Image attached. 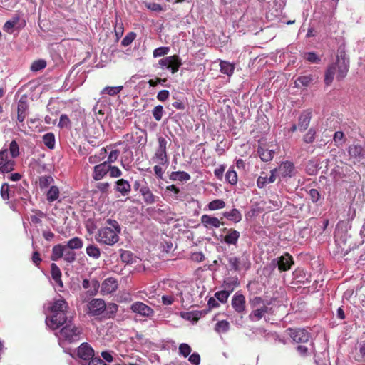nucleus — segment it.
<instances>
[{"label": "nucleus", "instance_id": "nucleus-50", "mask_svg": "<svg viewBox=\"0 0 365 365\" xmlns=\"http://www.w3.org/2000/svg\"><path fill=\"white\" fill-rule=\"evenodd\" d=\"M46 61L43 60V59H40V60L35 61L32 63V64L31 66V70L33 71H41V70L43 69L44 68H46Z\"/></svg>", "mask_w": 365, "mask_h": 365}, {"label": "nucleus", "instance_id": "nucleus-12", "mask_svg": "<svg viewBox=\"0 0 365 365\" xmlns=\"http://www.w3.org/2000/svg\"><path fill=\"white\" fill-rule=\"evenodd\" d=\"M132 312L138 313L141 316L150 317L153 314V309L141 302H135L130 307Z\"/></svg>", "mask_w": 365, "mask_h": 365}, {"label": "nucleus", "instance_id": "nucleus-11", "mask_svg": "<svg viewBox=\"0 0 365 365\" xmlns=\"http://www.w3.org/2000/svg\"><path fill=\"white\" fill-rule=\"evenodd\" d=\"M77 356L81 359L88 361L94 356V350L89 344L84 342L78 347Z\"/></svg>", "mask_w": 365, "mask_h": 365}, {"label": "nucleus", "instance_id": "nucleus-46", "mask_svg": "<svg viewBox=\"0 0 365 365\" xmlns=\"http://www.w3.org/2000/svg\"><path fill=\"white\" fill-rule=\"evenodd\" d=\"M124 31L123 24L121 21V19H118V16H115V34L118 40L120 37H122Z\"/></svg>", "mask_w": 365, "mask_h": 365}, {"label": "nucleus", "instance_id": "nucleus-58", "mask_svg": "<svg viewBox=\"0 0 365 365\" xmlns=\"http://www.w3.org/2000/svg\"><path fill=\"white\" fill-rule=\"evenodd\" d=\"M35 215H31L30 219L33 224L37 225L41 223V217L45 216L44 213L41 210L35 211Z\"/></svg>", "mask_w": 365, "mask_h": 365}, {"label": "nucleus", "instance_id": "nucleus-25", "mask_svg": "<svg viewBox=\"0 0 365 365\" xmlns=\"http://www.w3.org/2000/svg\"><path fill=\"white\" fill-rule=\"evenodd\" d=\"M115 190L123 196H126L130 192L131 187L127 180L119 179L115 182Z\"/></svg>", "mask_w": 365, "mask_h": 365}, {"label": "nucleus", "instance_id": "nucleus-33", "mask_svg": "<svg viewBox=\"0 0 365 365\" xmlns=\"http://www.w3.org/2000/svg\"><path fill=\"white\" fill-rule=\"evenodd\" d=\"M106 153H107L106 148H102L100 150L99 153L95 154L93 155H91L88 158L89 163H91V164H96V163H100L101 161H102L106 158Z\"/></svg>", "mask_w": 365, "mask_h": 365}, {"label": "nucleus", "instance_id": "nucleus-5", "mask_svg": "<svg viewBox=\"0 0 365 365\" xmlns=\"http://www.w3.org/2000/svg\"><path fill=\"white\" fill-rule=\"evenodd\" d=\"M15 160L9 157L7 148L0 150V173H9L15 169Z\"/></svg>", "mask_w": 365, "mask_h": 365}, {"label": "nucleus", "instance_id": "nucleus-28", "mask_svg": "<svg viewBox=\"0 0 365 365\" xmlns=\"http://www.w3.org/2000/svg\"><path fill=\"white\" fill-rule=\"evenodd\" d=\"M66 250V246L62 244H58L53 247L51 259L52 261H57L59 259L62 258L63 256L64 251Z\"/></svg>", "mask_w": 365, "mask_h": 365}, {"label": "nucleus", "instance_id": "nucleus-8", "mask_svg": "<svg viewBox=\"0 0 365 365\" xmlns=\"http://www.w3.org/2000/svg\"><path fill=\"white\" fill-rule=\"evenodd\" d=\"M60 334L66 340L72 342L78 339L81 329L72 324H66L61 329Z\"/></svg>", "mask_w": 365, "mask_h": 365}, {"label": "nucleus", "instance_id": "nucleus-63", "mask_svg": "<svg viewBox=\"0 0 365 365\" xmlns=\"http://www.w3.org/2000/svg\"><path fill=\"white\" fill-rule=\"evenodd\" d=\"M120 155V150H112L106 162H108V164L110 165L112 163H114L117 160L118 156Z\"/></svg>", "mask_w": 365, "mask_h": 365}, {"label": "nucleus", "instance_id": "nucleus-43", "mask_svg": "<svg viewBox=\"0 0 365 365\" xmlns=\"http://www.w3.org/2000/svg\"><path fill=\"white\" fill-rule=\"evenodd\" d=\"M230 329V323L227 320L219 321L215 327V330L218 333H225Z\"/></svg>", "mask_w": 365, "mask_h": 365}, {"label": "nucleus", "instance_id": "nucleus-57", "mask_svg": "<svg viewBox=\"0 0 365 365\" xmlns=\"http://www.w3.org/2000/svg\"><path fill=\"white\" fill-rule=\"evenodd\" d=\"M100 287L99 282L97 279H92L91 281V289L88 290V293L90 296H94L98 293Z\"/></svg>", "mask_w": 365, "mask_h": 365}, {"label": "nucleus", "instance_id": "nucleus-34", "mask_svg": "<svg viewBox=\"0 0 365 365\" xmlns=\"http://www.w3.org/2000/svg\"><path fill=\"white\" fill-rule=\"evenodd\" d=\"M170 178L173 180L187 181L190 179V175L184 171H175L170 174Z\"/></svg>", "mask_w": 365, "mask_h": 365}, {"label": "nucleus", "instance_id": "nucleus-53", "mask_svg": "<svg viewBox=\"0 0 365 365\" xmlns=\"http://www.w3.org/2000/svg\"><path fill=\"white\" fill-rule=\"evenodd\" d=\"M164 113L163 107L160 105H158L153 109L152 113L153 115V118L157 121H160L162 118Z\"/></svg>", "mask_w": 365, "mask_h": 365}, {"label": "nucleus", "instance_id": "nucleus-26", "mask_svg": "<svg viewBox=\"0 0 365 365\" xmlns=\"http://www.w3.org/2000/svg\"><path fill=\"white\" fill-rule=\"evenodd\" d=\"M51 274L56 284L62 288L63 287L61 280L62 273L60 268L55 263H52L51 265Z\"/></svg>", "mask_w": 365, "mask_h": 365}, {"label": "nucleus", "instance_id": "nucleus-17", "mask_svg": "<svg viewBox=\"0 0 365 365\" xmlns=\"http://www.w3.org/2000/svg\"><path fill=\"white\" fill-rule=\"evenodd\" d=\"M312 117V109H307L303 110L298 119V129L300 130H305L309 125Z\"/></svg>", "mask_w": 365, "mask_h": 365}, {"label": "nucleus", "instance_id": "nucleus-51", "mask_svg": "<svg viewBox=\"0 0 365 365\" xmlns=\"http://www.w3.org/2000/svg\"><path fill=\"white\" fill-rule=\"evenodd\" d=\"M63 258L68 263H73L76 259V255L73 251L66 249L64 251Z\"/></svg>", "mask_w": 365, "mask_h": 365}, {"label": "nucleus", "instance_id": "nucleus-41", "mask_svg": "<svg viewBox=\"0 0 365 365\" xmlns=\"http://www.w3.org/2000/svg\"><path fill=\"white\" fill-rule=\"evenodd\" d=\"M123 88V86H106L105 87L102 91L101 94H108L109 96H115L119 93Z\"/></svg>", "mask_w": 365, "mask_h": 365}, {"label": "nucleus", "instance_id": "nucleus-31", "mask_svg": "<svg viewBox=\"0 0 365 365\" xmlns=\"http://www.w3.org/2000/svg\"><path fill=\"white\" fill-rule=\"evenodd\" d=\"M65 245L66 246V249L79 250L83 247V242L81 238L78 237H74L69 240Z\"/></svg>", "mask_w": 365, "mask_h": 365}, {"label": "nucleus", "instance_id": "nucleus-62", "mask_svg": "<svg viewBox=\"0 0 365 365\" xmlns=\"http://www.w3.org/2000/svg\"><path fill=\"white\" fill-rule=\"evenodd\" d=\"M145 7L153 11H161L163 7L160 4L154 2H144Z\"/></svg>", "mask_w": 365, "mask_h": 365}, {"label": "nucleus", "instance_id": "nucleus-7", "mask_svg": "<svg viewBox=\"0 0 365 365\" xmlns=\"http://www.w3.org/2000/svg\"><path fill=\"white\" fill-rule=\"evenodd\" d=\"M67 319V312L52 313L51 317L46 319V324L51 329L55 330L63 325Z\"/></svg>", "mask_w": 365, "mask_h": 365}, {"label": "nucleus", "instance_id": "nucleus-15", "mask_svg": "<svg viewBox=\"0 0 365 365\" xmlns=\"http://www.w3.org/2000/svg\"><path fill=\"white\" fill-rule=\"evenodd\" d=\"M109 168L110 165L108 164V162H103L95 165L93 168V178L96 181L101 180L108 173Z\"/></svg>", "mask_w": 365, "mask_h": 365}, {"label": "nucleus", "instance_id": "nucleus-38", "mask_svg": "<svg viewBox=\"0 0 365 365\" xmlns=\"http://www.w3.org/2000/svg\"><path fill=\"white\" fill-rule=\"evenodd\" d=\"M316 135V130L314 128H311L309 130L303 135L302 142L306 144H311L314 142Z\"/></svg>", "mask_w": 365, "mask_h": 365}, {"label": "nucleus", "instance_id": "nucleus-45", "mask_svg": "<svg viewBox=\"0 0 365 365\" xmlns=\"http://www.w3.org/2000/svg\"><path fill=\"white\" fill-rule=\"evenodd\" d=\"M8 151L12 158H16L19 155V146L16 140H14L10 143Z\"/></svg>", "mask_w": 365, "mask_h": 365}, {"label": "nucleus", "instance_id": "nucleus-35", "mask_svg": "<svg viewBox=\"0 0 365 365\" xmlns=\"http://www.w3.org/2000/svg\"><path fill=\"white\" fill-rule=\"evenodd\" d=\"M86 251L90 257L95 259H98L101 257V250L96 245H89L87 246Z\"/></svg>", "mask_w": 365, "mask_h": 365}, {"label": "nucleus", "instance_id": "nucleus-36", "mask_svg": "<svg viewBox=\"0 0 365 365\" xmlns=\"http://www.w3.org/2000/svg\"><path fill=\"white\" fill-rule=\"evenodd\" d=\"M59 197V189L57 186H51L46 194V199L48 202H52L56 200Z\"/></svg>", "mask_w": 365, "mask_h": 365}, {"label": "nucleus", "instance_id": "nucleus-19", "mask_svg": "<svg viewBox=\"0 0 365 365\" xmlns=\"http://www.w3.org/2000/svg\"><path fill=\"white\" fill-rule=\"evenodd\" d=\"M276 170L277 174L283 178L291 177L294 170V165L293 163L289 161L283 162Z\"/></svg>", "mask_w": 365, "mask_h": 365}, {"label": "nucleus", "instance_id": "nucleus-1", "mask_svg": "<svg viewBox=\"0 0 365 365\" xmlns=\"http://www.w3.org/2000/svg\"><path fill=\"white\" fill-rule=\"evenodd\" d=\"M349 68V59L346 54L345 47L341 45L337 50L336 61L329 66L325 72L324 83L326 85L329 86L332 83L336 73H337L338 81L344 79L347 74Z\"/></svg>", "mask_w": 365, "mask_h": 365}, {"label": "nucleus", "instance_id": "nucleus-24", "mask_svg": "<svg viewBox=\"0 0 365 365\" xmlns=\"http://www.w3.org/2000/svg\"><path fill=\"white\" fill-rule=\"evenodd\" d=\"M277 264L280 271H287L294 264L293 258L289 254L286 253L279 257Z\"/></svg>", "mask_w": 365, "mask_h": 365}, {"label": "nucleus", "instance_id": "nucleus-60", "mask_svg": "<svg viewBox=\"0 0 365 365\" xmlns=\"http://www.w3.org/2000/svg\"><path fill=\"white\" fill-rule=\"evenodd\" d=\"M9 186L7 183L2 184L0 190V194L4 200H8L9 199Z\"/></svg>", "mask_w": 365, "mask_h": 365}, {"label": "nucleus", "instance_id": "nucleus-2", "mask_svg": "<svg viewBox=\"0 0 365 365\" xmlns=\"http://www.w3.org/2000/svg\"><path fill=\"white\" fill-rule=\"evenodd\" d=\"M106 225L98 229L95 239L100 244L112 246L118 242L121 228L115 220L108 219Z\"/></svg>", "mask_w": 365, "mask_h": 365}, {"label": "nucleus", "instance_id": "nucleus-52", "mask_svg": "<svg viewBox=\"0 0 365 365\" xmlns=\"http://www.w3.org/2000/svg\"><path fill=\"white\" fill-rule=\"evenodd\" d=\"M135 38L136 34L135 32H129L122 40L121 45L123 46H128L132 43V42L135 40Z\"/></svg>", "mask_w": 365, "mask_h": 365}, {"label": "nucleus", "instance_id": "nucleus-9", "mask_svg": "<svg viewBox=\"0 0 365 365\" xmlns=\"http://www.w3.org/2000/svg\"><path fill=\"white\" fill-rule=\"evenodd\" d=\"M88 314L93 317H97L103 314L106 311V304L102 299H93L89 302Z\"/></svg>", "mask_w": 365, "mask_h": 365}, {"label": "nucleus", "instance_id": "nucleus-54", "mask_svg": "<svg viewBox=\"0 0 365 365\" xmlns=\"http://www.w3.org/2000/svg\"><path fill=\"white\" fill-rule=\"evenodd\" d=\"M333 140L336 146L341 145L345 142L344 134L341 131H336L334 135Z\"/></svg>", "mask_w": 365, "mask_h": 365}, {"label": "nucleus", "instance_id": "nucleus-23", "mask_svg": "<svg viewBox=\"0 0 365 365\" xmlns=\"http://www.w3.org/2000/svg\"><path fill=\"white\" fill-rule=\"evenodd\" d=\"M165 193L173 200L176 201H182L184 196L180 190L175 185H168L165 188Z\"/></svg>", "mask_w": 365, "mask_h": 365}, {"label": "nucleus", "instance_id": "nucleus-39", "mask_svg": "<svg viewBox=\"0 0 365 365\" xmlns=\"http://www.w3.org/2000/svg\"><path fill=\"white\" fill-rule=\"evenodd\" d=\"M226 204L222 200L217 199L210 202L207 204V207L210 210L214 211L222 209L225 207Z\"/></svg>", "mask_w": 365, "mask_h": 365}, {"label": "nucleus", "instance_id": "nucleus-44", "mask_svg": "<svg viewBox=\"0 0 365 365\" xmlns=\"http://www.w3.org/2000/svg\"><path fill=\"white\" fill-rule=\"evenodd\" d=\"M226 180L231 185H235L237 182V175L233 168H230L225 174Z\"/></svg>", "mask_w": 365, "mask_h": 365}, {"label": "nucleus", "instance_id": "nucleus-64", "mask_svg": "<svg viewBox=\"0 0 365 365\" xmlns=\"http://www.w3.org/2000/svg\"><path fill=\"white\" fill-rule=\"evenodd\" d=\"M70 123L71 121L67 115L63 114L61 115L58 123V126L60 128H67L69 126Z\"/></svg>", "mask_w": 365, "mask_h": 365}, {"label": "nucleus", "instance_id": "nucleus-42", "mask_svg": "<svg viewBox=\"0 0 365 365\" xmlns=\"http://www.w3.org/2000/svg\"><path fill=\"white\" fill-rule=\"evenodd\" d=\"M120 259L123 262L126 264H131L133 260V255L132 252L129 250H120Z\"/></svg>", "mask_w": 365, "mask_h": 365}, {"label": "nucleus", "instance_id": "nucleus-61", "mask_svg": "<svg viewBox=\"0 0 365 365\" xmlns=\"http://www.w3.org/2000/svg\"><path fill=\"white\" fill-rule=\"evenodd\" d=\"M18 22V19L11 20V21H7L4 25V31L11 34L13 28L16 26V24Z\"/></svg>", "mask_w": 365, "mask_h": 365}, {"label": "nucleus", "instance_id": "nucleus-32", "mask_svg": "<svg viewBox=\"0 0 365 365\" xmlns=\"http://www.w3.org/2000/svg\"><path fill=\"white\" fill-rule=\"evenodd\" d=\"M312 342L309 333L305 329H298V344Z\"/></svg>", "mask_w": 365, "mask_h": 365}, {"label": "nucleus", "instance_id": "nucleus-21", "mask_svg": "<svg viewBox=\"0 0 365 365\" xmlns=\"http://www.w3.org/2000/svg\"><path fill=\"white\" fill-rule=\"evenodd\" d=\"M140 192L143 196V200L147 205H152L156 202L158 197L155 196L150 189L146 185H142Z\"/></svg>", "mask_w": 365, "mask_h": 365}, {"label": "nucleus", "instance_id": "nucleus-29", "mask_svg": "<svg viewBox=\"0 0 365 365\" xmlns=\"http://www.w3.org/2000/svg\"><path fill=\"white\" fill-rule=\"evenodd\" d=\"M268 312V307L265 305L262 306L260 308H257L253 310L249 315V318L251 321L260 320L266 313Z\"/></svg>", "mask_w": 365, "mask_h": 365}, {"label": "nucleus", "instance_id": "nucleus-59", "mask_svg": "<svg viewBox=\"0 0 365 365\" xmlns=\"http://www.w3.org/2000/svg\"><path fill=\"white\" fill-rule=\"evenodd\" d=\"M191 347L187 344H181L179 346V352L184 357H187L191 353Z\"/></svg>", "mask_w": 365, "mask_h": 365}, {"label": "nucleus", "instance_id": "nucleus-47", "mask_svg": "<svg viewBox=\"0 0 365 365\" xmlns=\"http://www.w3.org/2000/svg\"><path fill=\"white\" fill-rule=\"evenodd\" d=\"M53 182V178L50 175H43L39 178V187L41 189L48 187Z\"/></svg>", "mask_w": 365, "mask_h": 365}, {"label": "nucleus", "instance_id": "nucleus-4", "mask_svg": "<svg viewBox=\"0 0 365 365\" xmlns=\"http://www.w3.org/2000/svg\"><path fill=\"white\" fill-rule=\"evenodd\" d=\"M158 64L162 68H166L174 74L177 73L182 66V61L179 56L173 55L161 58L158 61Z\"/></svg>", "mask_w": 365, "mask_h": 365}, {"label": "nucleus", "instance_id": "nucleus-30", "mask_svg": "<svg viewBox=\"0 0 365 365\" xmlns=\"http://www.w3.org/2000/svg\"><path fill=\"white\" fill-rule=\"evenodd\" d=\"M223 216L235 223H237L242 220V215L236 208H233L230 212H225Z\"/></svg>", "mask_w": 365, "mask_h": 365}, {"label": "nucleus", "instance_id": "nucleus-56", "mask_svg": "<svg viewBox=\"0 0 365 365\" xmlns=\"http://www.w3.org/2000/svg\"><path fill=\"white\" fill-rule=\"evenodd\" d=\"M230 292L225 290L217 292L215 294L216 299L222 303H225L227 301Z\"/></svg>", "mask_w": 365, "mask_h": 365}, {"label": "nucleus", "instance_id": "nucleus-27", "mask_svg": "<svg viewBox=\"0 0 365 365\" xmlns=\"http://www.w3.org/2000/svg\"><path fill=\"white\" fill-rule=\"evenodd\" d=\"M257 153L262 161L269 162L274 158V151L260 145L257 148Z\"/></svg>", "mask_w": 365, "mask_h": 365}, {"label": "nucleus", "instance_id": "nucleus-20", "mask_svg": "<svg viewBox=\"0 0 365 365\" xmlns=\"http://www.w3.org/2000/svg\"><path fill=\"white\" fill-rule=\"evenodd\" d=\"M68 303L62 297H60L58 299H55L51 306L50 307V310L52 313H56L59 312H68Z\"/></svg>", "mask_w": 365, "mask_h": 365}, {"label": "nucleus", "instance_id": "nucleus-48", "mask_svg": "<svg viewBox=\"0 0 365 365\" xmlns=\"http://www.w3.org/2000/svg\"><path fill=\"white\" fill-rule=\"evenodd\" d=\"M118 310V306L115 303H108L106 311L108 318H113Z\"/></svg>", "mask_w": 365, "mask_h": 365}, {"label": "nucleus", "instance_id": "nucleus-10", "mask_svg": "<svg viewBox=\"0 0 365 365\" xmlns=\"http://www.w3.org/2000/svg\"><path fill=\"white\" fill-rule=\"evenodd\" d=\"M29 103L27 97L22 96L17 103V118L16 120L19 123H23L27 115L29 110Z\"/></svg>", "mask_w": 365, "mask_h": 365}, {"label": "nucleus", "instance_id": "nucleus-6", "mask_svg": "<svg viewBox=\"0 0 365 365\" xmlns=\"http://www.w3.org/2000/svg\"><path fill=\"white\" fill-rule=\"evenodd\" d=\"M222 231L225 232V235H221L220 236V240L222 242H225L227 245L237 246L240 237V232L235 230L234 228L227 227L223 228Z\"/></svg>", "mask_w": 365, "mask_h": 365}, {"label": "nucleus", "instance_id": "nucleus-22", "mask_svg": "<svg viewBox=\"0 0 365 365\" xmlns=\"http://www.w3.org/2000/svg\"><path fill=\"white\" fill-rule=\"evenodd\" d=\"M314 352L313 342H307L304 344H298V355L302 357H312Z\"/></svg>", "mask_w": 365, "mask_h": 365}, {"label": "nucleus", "instance_id": "nucleus-49", "mask_svg": "<svg viewBox=\"0 0 365 365\" xmlns=\"http://www.w3.org/2000/svg\"><path fill=\"white\" fill-rule=\"evenodd\" d=\"M229 266L231 270L239 271L240 259L237 257H227Z\"/></svg>", "mask_w": 365, "mask_h": 365}, {"label": "nucleus", "instance_id": "nucleus-18", "mask_svg": "<svg viewBox=\"0 0 365 365\" xmlns=\"http://www.w3.org/2000/svg\"><path fill=\"white\" fill-rule=\"evenodd\" d=\"M348 153L351 158L360 161L365 158V148L359 145H351L348 148Z\"/></svg>", "mask_w": 365, "mask_h": 365}, {"label": "nucleus", "instance_id": "nucleus-14", "mask_svg": "<svg viewBox=\"0 0 365 365\" xmlns=\"http://www.w3.org/2000/svg\"><path fill=\"white\" fill-rule=\"evenodd\" d=\"M118 287V282L115 278H106L101 284V292L108 294L115 292Z\"/></svg>", "mask_w": 365, "mask_h": 365}, {"label": "nucleus", "instance_id": "nucleus-13", "mask_svg": "<svg viewBox=\"0 0 365 365\" xmlns=\"http://www.w3.org/2000/svg\"><path fill=\"white\" fill-rule=\"evenodd\" d=\"M200 222L207 229L218 228L220 225H224V222H221L217 217L209 215H202L200 217Z\"/></svg>", "mask_w": 365, "mask_h": 365}, {"label": "nucleus", "instance_id": "nucleus-16", "mask_svg": "<svg viewBox=\"0 0 365 365\" xmlns=\"http://www.w3.org/2000/svg\"><path fill=\"white\" fill-rule=\"evenodd\" d=\"M246 300L243 294L235 293L232 297L231 304L235 312L242 313L245 310Z\"/></svg>", "mask_w": 365, "mask_h": 365}, {"label": "nucleus", "instance_id": "nucleus-40", "mask_svg": "<svg viewBox=\"0 0 365 365\" xmlns=\"http://www.w3.org/2000/svg\"><path fill=\"white\" fill-rule=\"evenodd\" d=\"M235 70V67L232 64L226 62V61H221L220 63V71L226 74L227 76L232 75Z\"/></svg>", "mask_w": 365, "mask_h": 365}, {"label": "nucleus", "instance_id": "nucleus-37", "mask_svg": "<svg viewBox=\"0 0 365 365\" xmlns=\"http://www.w3.org/2000/svg\"><path fill=\"white\" fill-rule=\"evenodd\" d=\"M43 143L49 149L55 148V136L53 133H48L43 135Z\"/></svg>", "mask_w": 365, "mask_h": 365}, {"label": "nucleus", "instance_id": "nucleus-55", "mask_svg": "<svg viewBox=\"0 0 365 365\" xmlns=\"http://www.w3.org/2000/svg\"><path fill=\"white\" fill-rule=\"evenodd\" d=\"M169 51H170L169 47H165V46L158 47L153 51V57L157 58V57L164 56L167 55Z\"/></svg>", "mask_w": 365, "mask_h": 365}, {"label": "nucleus", "instance_id": "nucleus-3", "mask_svg": "<svg viewBox=\"0 0 365 365\" xmlns=\"http://www.w3.org/2000/svg\"><path fill=\"white\" fill-rule=\"evenodd\" d=\"M158 146L155 149V154L152 157V160L159 165H165L168 163V159L167 155V140L163 137L158 138Z\"/></svg>", "mask_w": 365, "mask_h": 365}]
</instances>
